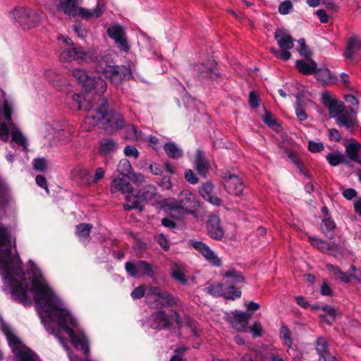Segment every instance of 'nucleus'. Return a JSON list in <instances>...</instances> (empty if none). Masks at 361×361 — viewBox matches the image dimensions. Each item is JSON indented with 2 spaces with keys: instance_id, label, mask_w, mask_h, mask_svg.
<instances>
[{
  "instance_id": "1",
  "label": "nucleus",
  "mask_w": 361,
  "mask_h": 361,
  "mask_svg": "<svg viewBox=\"0 0 361 361\" xmlns=\"http://www.w3.org/2000/svg\"><path fill=\"white\" fill-rule=\"evenodd\" d=\"M11 243L12 237L6 227H0V271L4 291L8 290L14 300L25 305L30 303L32 293L46 330L55 335L68 351L66 344L60 336L61 331L66 332L74 347L87 357L89 353L87 339L82 331L74 330L77 328V322L32 261L28 262L27 272L23 271L18 255L11 252Z\"/></svg>"
},
{
  "instance_id": "2",
  "label": "nucleus",
  "mask_w": 361,
  "mask_h": 361,
  "mask_svg": "<svg viewBox=\"0 0 361 361\" xmlns=\"http://www.w3.org/2000/svg\"><path fill=\"white\" fill-rule=\"evenodd\" d=\"M85 108L87 114L81 125L85 131H90L95 126L100 123L107 133H113L125 126L123 116L114 111H107V101L104 97L92 104L88 102Z\"/></svg>"
},
{
  "instance_id": "3",
  "label": "nucleus",
  "mask_w": 361,
  "mask_h": 361,
  "mask_svg": "<svg viewBox=\"0 0 361 361\" xmlns=\"http://www.w3.org/2000/svg\"><path fill=\"white\" fill-rule=\"evenodd\" d=\"M169 213L162 219V226H176L174 220H179L186 214H194V210L200 206L195 195L189 190H183L179 195L178 201L175 199L165 200L163 202Z\"/></svg>"
},
{
  "instance_id": "4",
  "label": "nucleus",
  "mask_w": 361,
  "mask_h": 361,
  "mask_svg": "<svg viewBox=\"0 0 361 361\" xmlns=\"http://www.w3.org/2000/svg\"><path fill=\"white\" fill-rule=\"evenodd\" d=\"M96 71L99 74L103 75L112 83L119 84L131 75L130 69L125 66L115 65L109 56H104L96 66Z\"/></svg>"
},
{
  "instance_id": "5",
  "label": "nucleus",
  "mask_w": 361,
  "mask_h": 361,
  "mask_svg": "<svg viewBox=\"0 0 361 361\" xmlns=\"http://www.w3.org/2000/svg\"><path fill=\"white\" fill-rule=\"evenodd\" d=\"M274 38L280 48H270L271 53L278 59L288 61L291 57L289 50L294 47V40L288 31L284 28H277L274 32Z\"/></svg>"
},
{
  "instance_id": "6",
  "label": "nucleus",
  "mask_w": 361,
  "mask_h": 361,
  "mask_svg": "<svg viewBox=\"0 0 361 361\" xmlns=\"http://www.w3.org/2000/svg\"><path fill=\"white\" fill-rule=\"evenodd\" d=\"M58 39L66 46L61 47L59 54L61 62L70 63L73 61L83 60L87 56L89 52L80 46H75L72 39L68 37L59 35Z\"/></svg>"
},
{
  "instance_id": "7",
  "label": "nucleus",
  "mask_w": 361,
  "mask_h": 361,
  "mask_svg": "<svg viewBox=\"0 0 361 361\" xmlns=\"http://www.w3.org/2000/svg\"><path fill=\"white\" fill-rule=\"evenodd\" d=\"M73 76L81 84L85 90L91 92L94 90L99 98L102 97L107 87L106 82L101 77H90L87 72L82 68H75L73 71Z\"/></svg>"
},
{
  "instance_id": "8",
  "label": "nucleus",
  "mask_w": 361,
  "mask_h": 361,
  "mask_svg": "<svg viewBox=\"0 0 361 361\" xmlns=\"http://www.w3.org/2000/svg\"><path fill=\"white\" fill-rule=\"evenodd\" d=\"M173 321L180 324V316L176 311L170 310L166 313L164 310H159L152 314L149 325L152 329H162L168 327Z\"/></svg>"
},
{
  "instance_id": "9",
  "label": "nucleus",
  "mask_w": 361,
  "mask_h": 361,
  "mask_svg": "<svg viewBox=\"0 0 361 361\" xmlns=\"http://www.w3.org/2000/svg\"><path fill=\"white\" fill-rule=\"evenodd\" d=\"M16 22L23 29H30L35 27L39 23L38 15L26 7H17L12 12Z\"/></svg>"
},
{
  "instance_id": "10",
  "label": "nucleus",
  "mask_w": 361,
  "mask_h": 361,
  "mask_svg": "<svg viewBox=\"0 0 361 361\" xmlns=\"http://www.w3.org/2000/svg\"><path fill=\"white\" fill-rule=\"evenodd\" d=\"M188 244L202 255L204 259L214 267H219L222 264L220 257L205 243L195 239L188 241Z\"/></svg>"
},
{
  "instance_id": "11",
  "label": "nucleus",
  "mask_w": 361,
  "mask_h": 361,
  "mask_svg": "<svg viewBox=\"0 0 361 361\" xmlns=\"http://www.w3.org/2000/svg\"><path fill=\"white\" fill-rule=\"evenodd\" d=\"M207 293L213 296H224L227 299L234 300L241 295V292L233 286L228 284L216 283L212 284L206 288Z\"/></svg>"
},
{
  "instance_id": "12",
  "label": "nucleus",
  "mask_w": 361,
  "mask_h": 361,
  "mask_svg": "<svg viewBox=\"0 0 361 361\" xmlns=\"http://www.w3.org/2000/svg\"><path fill=\"white\" fill-rule=\"evenodd\" d=\"M147 298L149 301L154 300V306L156 307L171 306L173 303L172 296L158 287H151Z\"/></svg>"
},
{
  "instance_id": "13",
  "label": "nucleus",
  "mask_w": 361,
  "mask_h": 361,
  "mask_svg": "<svg viewBox=\"0 0 361 361\" xmlns=\"http://www.w3.org/2000/svg\"><path fill=\"white\" fill-rule=\"evenodd\" d=\"M323 104L328 108L331 118H336L345 109L344 103L334 99L329 92H324L322 96Z\"/></svg>"
},
{
  "instance_id": "14",
  "label": "nucleus",
  "mask_w": 361,
  "mask_h": 361,
  "mask_svg": "<svg viewBox=\"0 0 361 361\" xmlns=\"http://www.w3.org/2000/svg\"><path fill=\"white\" fill-rule=\"evenodd\" d=\"M125 267L128 274L133 277H137L140 274L149 276L153 275L152 267L146 261H138L136 263L128 262Z\"/></svg>"
},
{
  "instance_id": "15",
  "label": "nucleus",
  "mask_w": 361,
  "mask_h": 361,
  "mask_svg": "<svg viewBox=\"0 0 361 361\" xmlns=\"http://www.w3.org/2000/svg\"><path fill=\"white\" fill-rule=\"evenodd\" d=\"M107 32L109 37L115 41V43L121 51L126 52L129 51L130 46L126 37V32L121 25H112L108 28Z\"/></svg>"
},
{
  "instance_id": "16",
  "label": "nucleus",
  "mask_w": 361,
  "mask_h": 361,
  "mask_svg": "<svg viewBox=\"0 0 361 361\" xmlns=\"http://www.w3.org/2000/svg\"><path fill=\"white\" fill-rule=\"evenodd\" d=\"M15 355V361H39L37 355L24 344H8Z\"/></svg>"
},
{
  "instance_id": "17",
  "label": "nucleus",
  "mask_w": 361,
  "mask_h": 361,
  "mask_svg": "<svg viewBox=\"0 0 361 361\" xmlns=\"http://www.w3.org/2000/svg\"><path fill=\"white\" fill-rule=\"evenodd\" d=\"M224 187L226 191L235 196H240L244 190V184L240 177L235 175H228L224 178Z\"/></svg>"
},
{
  "instance_id": "18",
  "label": "nucleus",
  "mask_w": 361,
  "mask_h": 361,
  "mask_svg": "<svg viewBox=\"0 0 361 361\" xmlns=\"http://www.w3.org/2000/svg\"><path fill=\"white\" fill-rule=\"evenodd\" d=\"M357 111L353 108L345 109L336 118L338 125L344 126L349 129L353 128L357 124Z\"/></svg>"
},
{
  "instance_id": "19",
  "label": "nucleus",
  "mask_w": 361,
  "mask_h": 361,
  "mask_svg": "<svg viewBox=\"0 0 361 361\" xmlns=\"http://www.w3.org/2000/svg\"><path fill=\"white\" fill-rule=\"evenodd\" d=\"M117 171L121 175L131 179L134 182L142 183L145 180L144 176L142 174L132 173V166L130 162L126 159H123L119 161Z\"/></svg>"
},
{
  "instance_id": "20",
  "label": "nucleus",
  "mask_w": 361,
  "mask_h": 361,
  "mask_svg": "<svg viewBox=\"0 0 361 361\" xmlns=\"http://www.w3.org/2000/svg\"><path fill=\"white\" fill-rule=\"evenodd\" d=\"M200 195L209 203L219 206L221 200L214 194V185L211 182H207L202 185L199 189Z\"/></svg>"
},
{
  "instance_id": "21",
  "label": "nucleus",
  "mask_w": 361,
  "mask_h": 361,
  "mask_svg": "<svg viewBox=\"0 0 361 361\" xmlns=\"http://www.w3.org/2000/svg\"><path fill=\"white\" fill-rule=\"evenodd\" d=\"M111 193L121 192L122 194H130L133 188L130 183L123 178L117 177L112 180L110 184Z\"/></svg>"
},
{
  "instance_id": "22",
  "label": "nucleus",
  "mask_w": 361,
  "mask_h": 361,
  "mask_svg": "<svg viewBox=\"0 0 361 361\" xmlns=\"http://www.w3.org/2000/svg\"><path fill=\"white\" fill-rule=\"evenodd\" d=\"M104 10V4L99 1L95 8L91 10L85 8H78L77 16H79L84 19L97 18L103 14Z\"/></svg>"
},
{
  "instance_id": "23",
  "label": "nucleus",
  "mask_w": 361,
  "mask_h": 361,
  "mask_svg": "<svg viewBox=\"0 0 361 361\" xmlns=\"http://www.w3.org/2000/svg\"><path fill=\"white\" fill-rule=\"evenodd\" d=\"M11 142L21 147L23 150L27 151L28 142L25 136L13 123H10Z\"/></svg>"
},
{
  "instance_id": "24",
  "label": "nucleus",
  "mask_w": 361,
  "mask_h": 361,
  "mask_svg": "<svg viewBox=\"0 0 361 361\" xmlns=\"http://www.w3.org/2000/svg\"><path fill=\"white\" fill-rule=\"evenodd\" d=\"M249 318L250 315L247 312L235 311L231 321L233 328L238 331H246Z\"/></svg>"
},
{
  "instance_id": "25",
  "label": "nucleus",
  "mask_w": 361,
  "mask_h": 361,
  "mask_svg": "<svg viewBox=\"0 0 361 361\" xmlns=\"http://www.w3.org/2000/svg\"><path fill=\"white\" fill-rule=\"evenodd\" d=\"M307 61L298 60L295 63V66L300 73L305 75L314 74L317 71V63L310 58L307 59Z\"/></svg>"
},
{
  "instance_id": "26",
  "label": "nucleus",
  "mask_w": 361,
  "mask_h": 361,
  "mask_svg": "<svg viewBox=\"0 0 361 361\" xmlns=\"http://www.w3.org/2000/svg\"><path fill=\"white\" fill-rule=\"evenodd\" d=\"M345 152L350 159L361 165V144L352 140L347 146Z\"/></svg>"
},
{
  "instance_id": "27",
  "label": "nucleus",
  "mask_w": 361,
  "mask_h": 361,
  "mask_svg": "<svg viewBox=\"0 0 361 361\" xmlns=\"http://www.w3.org/2000/svg\"><path fill=\"white\" fill-rule=\"evenodd\" d=\"M195 167L200 176L206 177L209 169V164L205 161L204 154L200 150H198L196 153Z\"/></svg>"
},
{
  "instance_id": "28",
  "label": "nucleus",
  "mask_w": 361,
  "mask_h": 361,
  "mask_svg": "<svg viewBox=\"0 0 361 361\" xmlns=\"http://www.w3.org/2000/svg\"><path fill=\"white\" fill-rule=\"evenodd\" d=\"M316 349L319 355V361H330L328 354V342L324 337H319L316 342Z\"/></svg>"
},
{
  "instance_id": "29",
  "label": "nucleus",
  "mask_w": 361,
  "mask_h": 361,
  "mask_svg": "<svg viewBox=\"0 0 361 361\" xmlns=\"http://www.w3.org/2000/svg\"><path fill=\"white\" fill-rule=\"evenodd\" d=\"M360 49L361 39L357 36H353L348 39L345 56L348 59H352L354 54Z\"/></svg>"
},
{
  "instance_id": "30",
  "label": "nucleus",
  "mask_w": 361,
  "mask_h": 361,
  "mask_svg": "<svg viewBox=\"0 0 361 361\" xmlns=\"http://www.w3.org/2000/svg\"><path fill=\"white\" fill-rule=\"evenodd\" d=\"M78 0H61L60 6L66 15L76 16L78 15Z\"/></svg>"
},
{
  "instance_id": "31",
  "label": "nucleus",
  "mask_w": 361,
  "mask_h": 361,
  "mask_svg": "<svg viewBox=\"0 0 361 361\" xmlns=\"http://www.w3.org/2000/svg\"><path fill=\"white\" fill-rule=\"evenodd\" d=\"M118 146V143L114 140L107 139L101 142L99 152L102 155L106 156L116 152Z\"/></svg>"
},
{
  "instance_id": "32",
  "label": "nucleus",
  "mask_w": 361,
  "mask_h": 361,
  "mask_svg": "<svg viewBox=\"0 0 361 361\" xmlns=\"http://www.w3.org/2000/svg\"><path fill=\"white\" fill-rule=\"evenodd\" d=\"M314 75L319 81L325 84L334 82L335 80V78L331 75L330 70L326 68H317V71Z\"/></svg>"
},
{
  "instance_id": "33",
  "label": "nucleus",
  "mask_w": 361,
  "mask_h": 361,
  "mask_svg": "<svg viewBox=\"0 0 361 361\" xmlns=\"http://www.w3.org/2000/svg\"><path fill=\"white\" fill-rule=\"evenodd\" d=\"M142 203L139 194L133 195L126 194V203L123 205L125 210H130L133 209H141Z\"/></svg>"
},
{
  "instance_id": "34",
  "label": "nucleus",
  "mask_w": 361,
  "mask_h": 361,
  "mask_svg": "<svg viewBox=\"0 0 361 361\" xmlns=\"http://www.w3.org/2000/svg\"><path fill=\"white\" fill-rule=\"evenodd\" d=\"M156 188L153 185H147L140 189L138 194L142 202L152 201L156 196Z\"/></svg>"
},
{
  "instance_id": "35",
  "label": "nucleus",
  "mask_w": 361,
  "mask_h": 361,
  "mask_svg": "<svg viewBox=\"0 0 361 361\" xmlns=\"http://www.w3.org/2000/svg\"><path fill=\"white\" fill-rule=\"evenodd\" d=\"M221 275L228 279V283L231 284L237 285L244 282V278L242 275L233 269L224 271L221 272Z\"/></svg>"
},
{
  "instance_id": "36",
  "label": "nucleus",
  "mask_w": 361,
  "mask_h": 361,
  "mask_svg": "<svg viewBox=\"0 0 361 361\" xmlns=\"http://www.w3.org/2000/svg\"><path fill=\"white\" fill-rule=\"evenodd\" d=\"M171 276L181 284H185L187 283L185 269L182 265L174 264L171 270Z\"/></svg>"
},
{
  "instance_id": "37",
  "label": "nucleus",
  "mask_w": 361,
  "mask_h": 361,
  "mask_svg": "<svg viewBox=\"0 0 361 361\" xmlns=\"http://www.w3.org/2000/svg\"><path fill=\"white\" fill-rule=\"evenodd\" d=\"M164 149L166 154L172 159H178L182 157L183 152L174 142L166 143Z\"/></svg>"
},
{
  "instance_id": "38",
  "label": "nucleus",
  "mask_w": 361,
  "mask_h": 361,
  "mask_svg": "<svg viewBox=\"0 0 361 361\" xmlns=\"http://www.w3.org/2000/svg\"><path fill=\"white\" fill-rule=\"evenodd\" d=\"M326 268L336 277V279H338L341 281L346 283L350 281V276H348V274L347 272L341 271L338 267L329 264L326 265Z\"/></svg>"
},
{
  "instance_id": "39",
  "label": "nucleus",
  "mask_w": 361,
  "mask_h": 361,
  "mask_svg": "<svg viewBox=\"0 0 361 361\" xmlns=\"http://www.w3.org/2000/svg\"><path fill=\"white\" fill-rule=\"evenodd\" d=\"M87 172V169H85L82 167H76L74 168L71 171V178L72 180L80 181V183L84 184L85 182V178L86 176Z\"/></svg>"
},
{
  "instance_id": "40",
  "label": "nucleus",
  "mask_w": 361,
  "mask_h": 361,
  "mask_svg": "<svg viewBox=\"0 0 361 361\" xmlns=\"http://www.w3.org/2000/svg\"><path fill=\"white\" fill-rule=\"evenodd\" d=\"M280 337L283 340L285 346L290 348L293 344L291 332L286 326H282L280 329Z\"/></svg>"
},
{
  "instance_id": "41",
  "label": "nucleus",
  "mask_w": 361,
  "mask_h": 361,
  "mask_svg": "<svg viewBox=\"0 0 361 361\" xmlns=\"http://www.w3.org/2000/svg\"><path fill=\"white\" fill-rule=\"evenodd\" d=\"M326 159L329 164L332 166H336L345 161L343 154L340 152L329 153L326 156Z\"/></svg>"
},
{
  "instance_id": "42",
  "label": "nucleus",
  "mask_w": 361,
  "mask_h": 361,
  "mask_svg": "<svg viewBox=\"0 0 361 361\" xmlns=\"http://www.w3.org/2000/svg\"><path fill=\"white\" fill-rule=\"evenodd\" d=\"M207 233L213 239L220 240L225 235L223 227H207Z\"/></svg>"
},
{
  "instance_id": "43",
  "label": "nucleus",
  "mask_w": 361,
  "mask_h": 361,
  "mask_svg": "<svg viewBox=\"0 0 361 361\" xmlns=\"http://www.w3.org/2000/svg\"><path fill=\"white\" fill-rule=\"evenodd\" d=\"M72 102L70 104V108L74 111H78L82 109V99H84V95L81 94H73L72 95Z\"/></svg>"
},
{
  "instance_id": "44",
  "label": "nucleus",
  "mask_w": 361,
  "mask_h": 361,
  "mask_svg": "<svg viewBox=\"0 0 361 361\" xmlns=\"http://www.w3.org/2000/svg\"><path fill=\"white\" fill-rule=\"evenodd\" d=\"M295 111L298 119L300 121H305L307 118V115L301 104L299 96H297V102L295 106Z\"/></svg>"
},
{
  "instance_id": "45",
  "label": "nucleus",
  "mask_w": 361,
  "mask_h": 361,
  "mask_svg": "<svg viewBox=\"0 0 361 361\" xmlns=\"http://www.w3.org/2000/svg\"><path fill=\"white\" fill-rule=\"evenodd\" d=\"M298 42V51L300 53V54L306 59L310 58L312 53L308 49L305 39L300 38Z\"/></svg>"
},
{
  "instance_id": "46",
  "label": "nucleus",
  "mask_w": 361,
  "mask_h": 361,
  "mask_svg": "<svg viewBox=\"0 0 361 361\" xmlns=\"http://www.w3.org/2000/svg\"><path fill=\"white\" fill-rule=\"evenodd\" d=\"M309 240L311 243V245L319 250H321L322 251H325L326 250H328L329 245L325 241L321 240L317 238L310 236Z\"/></svg>"
},
{
  "instance_id": "47",
  "label": "nucleus",
  "mask_w": 361,
  "mask_h": 361,
  "mask_svg": "<svg viewBox=\"0 0 361 361\" xmlns=\"http://www.w3.org/2000/svg\"><path fill=\"white\" fill-rule=\"evenodd\" d=\"M10 123L8 125L5 123H0V140L7 142L9 138V133H11Z\"/></svg>"
},
{
  "instance_id": "48",
  "label": "nucleus",
  "mask_w": 361,
  "mask_h": 361,
  "mask_svg": "<svg viewBox=\"0 0 361 361\" xmlns=\"http://www.w3.org/2000/svg\"><path fill=\"white\" fill-rule=\"evenodd\" d=\"M32 165L34 169L38 171H45L47 169V162L44 158L35 159Z\"/></svg>"
},
{
  "instance_id": "49",
  "label": "nucleus",
  "mask_w": 361,
  "mask_h": 361,
  "mask_svg": "<svg viewBox=\"0 0 361 361\" xmlns=\"http://www.w3.org/2000/svg\"><path fill=\"white\" fill-rule=\"evenodd\" d=\"M262 119L264 123H266L267 126L272 128L279 127V125L277 123V121L275 116L269 112L265 113V114L263 116Z\"/></svg>"
},
{
  "instance_id": "50",
  "label": "nucleus",
  "mask_w": 361,
  "mask_h": 361,
  "mask_svg": "<svg viewBox=\"0 0 361 361\" xmlns=\"http://www.w3.org/2000/svg\"><path fill=\"white\" fill-rule=\"evenodd\" d=\"M126 139L130 140H135L138 139L140 137V132L137 130V129L135 128L133 125H128L126 127Z\"/></svg>"
},
{
  "instance_id": "51",
  "label": "nucleus",
  "mask_w": 361,
  "mask_h": 361,
  "mask_svg": "<svg viewBox=\"0 0 361 361\" xmlns=\"http://www.w3.org/2000/svg\"><path fill=\"white\" fill-rule=\"evenodd\" d=\"M90 228L91 227H78L76 234L80 241L85 242L87 240L90 233Z\"/></svg>"
},
{
  "instance_id": "52",
  "label": "nucleus",
  "mask_w": 361,
  "mask_h": 361,
  "mask_svg": "<svg viewBox=\"0 0 361 361\" xmlns=\"http://www.w3.org/2000/svg\"><path fill=\"white\" fill-rule=\"evenodd\" d=\"M293 8V4L290 0H286L280 4L279 12L282 15L288 14Z\"/></svg>"
},
{
  "instance_id": "53",
  "label": "nucleus",
  "mask_w": 361,
  "mask_h": 361,
  "mask_svg": "<svg viewBox=\"0 0 361 361\" xmlns=\"http://www.w3.org/2000/svg\"><path fill=\"white\" fill-rule=\"evenodd\" d=\"M324 146L322 142H317L313 140H310L308 142V149L312 153H317L323 151Z\"/></svg>"
},
{
  "instance_id": "54",
  "label": "nucleus",
  "mask_w": 361,
  "mask_h": 361,
  "mask_svg": "<svg viewBox=\"0 0 361 361\" xmlns=\"http://www.w3.org/2000/svg\"><path fill=\"white\" fill-rule=\"evenodd\" d=\"M347 273L348 274V276H350V280L353 279L357 283H361V271L355 266L352 265Z\"/></svg>"
},
{
  "instance_id": "55",
  "label": "nucleus",
  "mask_w": 361,
  "mask_h": 361,
  "mask_svg": "<svg viewBox=\"0 0 361 361\" xmlns=\"http://www.w3.org/2000/svg\"><path fill=\"white\" fill-rule=\"evenodd\" d=\"M250 332H251L255 337H259L262 335L263 329L259 322H255L252 326L250 327Z\"/></svg>"
},
{
  "instance_id": "56",
  "label": "nucleus",
  "mask_w": 361,
  "mask_h": 361,
  "mask_svg": "<svg viewBox=\"0 0 361 361\" xmlns=\"http://www.w3.org/2000/svg\"><path fill=\"white\" fill-rule=\"evenodd\" d=\"M236 361H259L256 353L252 352L244 355H239Z\"/></svg>"
},
{
  "instance_id": "57",
  "label": "nucleus",
  "mask_w": 361,
  "mask_h": 361,
  "mask_svg": "<svg viewBox=\"0 0 361 361\" xmlns=\"http://www.w3.org/2000/svg\"><path fill=\"white\" fill-rule=\"evenodd\" d=\"M156 241L165 251L169 249V243L167 238L163 234H159L155 236Z\"/></svg>"
},
{
  "instance_id": "58",
  "label": "nucleus",
  "mask_w": 361,
  "mask_h": 361,
  "mask_svg": "<svg viewBox=\"0 0 361 361\" xmlns=\"http://www.w3.org/2000/svg\"><path fill=\"white\" fill-rule=\"evenodd\" d=\"M185 178L190 184H196L198 183V178L191 169H187L185 172Z\"/></svg>"
},
{
  "instance_id": "59",
  "label": "nucleus",
  "mask_w": 361,
  "mask_h": 361,
  "mask_svg": "<svg viewBox=\"0 0 361 361\" xmlns=\"http://www.w3.org/2000/svg\"><path fill=\"white\" fill-rule=\"evenodd\" d=\"M124 154L127 157H133L137 159L139 157L138 150L133 146L128 145L124 149Z\"/></svg>"
},
{
  "instance_id": "60",
  "label": "nucleus",
  "mask_w": 361,
  "mask_h": 361,
  "mask_svg": "<svg viewBox=\"0 0 361 361\" xmlns=\"http://www.w3.org/2000/svg\"><path fill=\"white\" fill-rule=\"evenodd\" d=\"M105 175V171L102 167H98L94 173V180H90L91 182H94L97 184L100 180H102Z\"/></svg>"
},
{
  "instance_id": "61",
  "label": "nucleus",
  "mask_w": 361,
  "mask_h": 361,
  "mask_svg": "<svg viewBox=\"0 0 361 361\" xmlns=\"http://www.w3.org/2000/svg\"><path fill=\"white\" fill-rule=\"evenodd\" d=\"M36 183L41 188L45 189L49 193V188L47 183L46 178L42 175H37L35 178Z\"/></svg>"
},
{
  "instance_id": "62",
  "label": "nucleus",
  "mask_w": 361,
  "mask_h": 361,
  "mask_svg": "<svg viewBox=\"0 0 361 361\" xmlns=\"http://www.w3.org/2000/svg\"><path fill=\"white\" fill-rule=\"evenodd\" d=\"M249 103L250 106L252 108H257L259 106V97L253 91L250 92Z\"/></svg>"
},
{
  "instance_id": "63",
  "label": "nucleus",
  "mask_w": 361,
  "mask_h": 361,
  "mask_svg": "<svg viewBox=\"0 0 361 361\" xmlns=\"http://www.w3.org/2000/svg\"><path fill=\"white\" fill-rule=\"evenodd\" d=\"M329 139L331 141L339 142L341 140V135L339 131L335 128L329 129Z\"/></svg>"
},
{
  "instance_id": "64",
  "label": "nucleus",
  "mask_w": 361,
  "mask_h": 361,
  "mask_svg": "<svg viewBox=\"0 0 361 361\" xmlns=\"http://www.w3.org/2000/svg\"><path fill=\"white\" fill-rule=\"evenodd\" d=\"M145 294V287L139 286L135 288L131 293V296L133 299H138L142 298Z\"/></svg>"
}]
</instances>
